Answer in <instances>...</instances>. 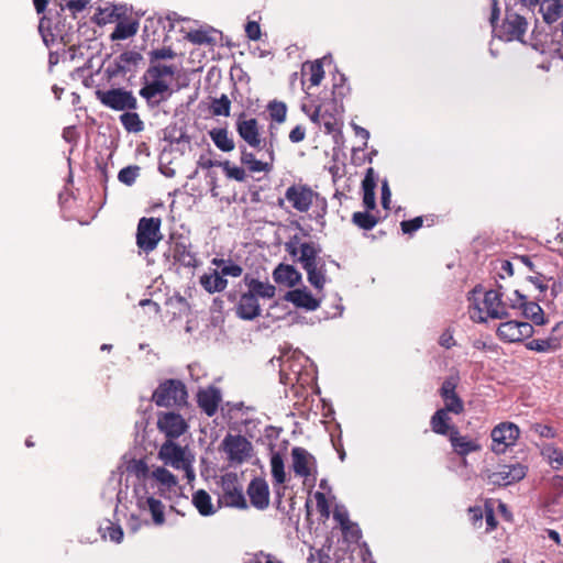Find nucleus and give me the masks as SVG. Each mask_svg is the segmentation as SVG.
<instances>
[{
	"label": "nucleus",
	"instance_id": "12",
	"mask_svg": "<svg viewBox=\"0 0 563 563\" xmlns=\"http://www.w3.org/2000/svg\"><path fill=\"white\" fill-rule=\"evenodd\" d=\"M222 448L228 460L233 464H242L251 457L253 445L243 435L227 434L222 441Z\"/></svg>",
	"mask_w": 563,
	"mask_h": 563
},
{
	"label": "nucleus",
	"instance_id": "41",
	"mask_svg": "<svg viewBox=\"0 0 563 563\" xmlns=\"http://www.w3.org/2000/svg\"><path fill=\"white\" fill-rule=\"evenodd\" d=\"M302 71L309 74L311 86H319L324 77L323 65L319 59L303 64Z\"/></svg>",
	"mask_w": 563,
	"mask_h": 563
},
{
	"label": "nucleus",
	"instance_id": "59",
	"mask_svg": "<svg viewBox=\"0 0 563 563\" xmlns=\"http://www.w3.org/2000/svg\"><path fill=\"white\" fill-rule=\"evenodd\" d=\"M376 188V178L374 168H367L365 173V177L362 181L363 191H375Z\"/></svg>",
	"mask_w": 563,
	"mask_h": 563
},
{
	"label": "nucleus",
	"instance_id": "45",
	"mask_svg": "<svg viewBox=\"0 0 563 563\" xmlns=\"http://www.w3.org/2000/svg\"><path fill=\"white\" fill-rule=\"evenodd\" d=\"M186 38L192 43V44H197V45H214L216 44V37L211 35V33L209 31H205V30H194V31H190Z\"/></svg>",
	"mask_w": 563,
	"mask_h": 563
},
{
	"label": "nucleus",
	"instance_id": "64",
	"mask_svg": "<svg viewBox=\"0 0 563 563\" xmlns=\"http://www.w3.org/2000/svg\"><path fill=\"white\" fill-rule=\"evenodd\" d=\"M108 536L111 541L115 543H120L123 539V530L120 526H114L110 523V526L107 528Z\"/></svg>",
	"mask_w": 563,
	"mask_h": 563
},
{
	"label": "nucleus",
	"instance_id": "15",
	"mask_svg": "<svg viewBox=\"0 0 563 563\" xmlns=\"http://www.w3.org/2000/svg\"><path fill=\"white\" fill-rule=\"evenodd\" d=\"M527 467L520 463L500 465L495 472L487 474V482L494 486H509L525 478Z\"/></svg>",
	"mask_w": 563,
	"mask_h": 563
},
{
	"label": "nucleus",
	"instance_id": "49",
	"mask_svg": "<svg viewBox=\"0 0 563 563\" xmlns=\"http://www.w3.org/2000/svg\"><path fill=\"white\" fill-rule=\"evenodd\" d=\"M495 280L498 279L500 283L508 277L514 275V265L508 260H497L494 263Z\"/></svg>",
	"mask_w": 563,
	"mask_h": 563
},
{
	"label": "nucleus",
	"instance_id": "54",
	"mask_svg": "<svg viewBox=\"0 0 563 563\" xmlns=\"http://www.w3.org/2000/svg\"><path fill=\"white\" fill-rule=\"evenodd\" d=\"M176 56L172 47H162L148 53L150 64H159L161 59H173Z\"/></svg>",
	"mask_w": 563,
	"mask_h": 563
},
{
	"label": "nucleus",
	"instance_id": "63",
	"mask_svg": "<svg viewBox=\"0 0 563 563\" xmlns=\"http://www.w3.org/2000/svg\"><path fill=\"white\" fill-rule=\"evenodd\" d=\"M89 2L90 0H65V7L75 14L82 11Z\"/></svg>",
	"mask_w": 563,
	"mask_h": 563
},
{
	"label": "nucleus",
	"instance_id": "28",
	"mask_svg": "<svg viewBox=\"0 0 563 563\" xmlns=\"http://www.w3.org/2000/svg\"><path fill=\"white\" fill-rule=\"evenodd\" d=\"M286 299L298 308L307 310H316L320 302L306 288L294 289L287 292Z\"/></svg>",
	"mask_w": 563,
	"mask_h": 563
},
{
	"label": "nucleus",
	"instance_id": "32",
	"mask_svg": "<svg viewBox=\"0 0 563 563\" xmlns=\"http://www.w3.org/2000/svg\"><path fill=\"white\" fill-rule=\"evenodd\" d=\"M244 282L249 288L247 291L250 294H253V296L257 299H258V297L265 298V299H272L275 296L276 288H275V286H273L268 283H263L258 279L250 277L249 275H246L244 277Z\"/></svg>",
	"mask_w": 563,
	"mask_h": 563
},
{
	"label": "nucleus",
	"instance_id": "34",
	"mask_svg": "<svg viewBox=\"0 0 563 563\" xmlns=\"http://www.w3.org/2000/svg\"><path fill=\"white\" fill-rule=\"evenodd\" d=\"M540 12L548 24L556 22L563 14V2L561 0H543L540 4Z\"/></svg>",
	"mask_w": 563,
	"mask_h": 563
},
{
	"label": "nucleus",
	"instance_id": "56",
	"mask_svg": "<svg viewBox=\"0 0 563 563\" xmlns=\"http://www.w3.org/2000/svg\"><path fill=\"white\" fill-rule=\"evenodd\" d=\"M423 224V218L422 217H416L411 220H404L400 222V228L402 233L405 234H412L417 230H419Z\"/></svg>",
	"mask_w": 563,
	"mask_h": 563
},
{
	"label": "nucleus",
	"instance_id": "9",
	"mask_svg": "<svg viewBox=\"0 0 563 563\" xmlns=\"http://www.w3.org/2000/svg\"><path fill=\"white\" fill-rule=\"evenodd\" d=\"M97 99L107 108L114 111L135 110L137 100L132 91L123 88H112L109 90H96Z\"/></svg>",
	"mask_w": 563,
	"mask_h": 563
},
{
	"label": "nucleus",
	"instance_id": "13",
	"mask_svg": "<svg viewBox=\"0 0 563 563\" xmlns=\"http://www.w3.org/2000/svg\"><path fill=\"white\" fill-rule=\"evenodd\" d=\"M221 499L229 507L245 509L247 507L243 495V487L234 473H227L221 477Z\"/></svg>",
	"mask_w": 563,
	"mask_h": 563
},
{
	"label": "nucleus",
	"instance_id": "6",
	"mask_svg": "<svg viewBox=\"0 0 563 563\" xmlns=\"http://www.w3.org/2000/svg\"><path fill=\"white\" fill-rule=\"evenodd\" d=\"M161 224L159 218L143 217L140 219L136 229V245L142 252L148 254L157 247L162 240Z\"/></svg>",
	"mask_w": 563,
	"mask_h": 563
},
{
	"label": "nucleus",
	"instance_id": "33",
	"mask_svg": "<svg viewBox=\"0 0 563 563\" xmlns=\"http://www.w3.org/2000/svg\"><path fill=\"white\" fill-rule=\"evenodd\" d=\"M199 283L209 294L223 291L228 286V280L223 278L217 269L210 274L201 275Z\"/></svg>",
	"mask_w": 563,
	"mask_h": 563
},
{
	"label": "nucleus",
	"instance_id": "4",
	"mask_svg": "<svg viewBox=\"0 0 563 563\" xmlns=\"http://www.w3.org/2000/svg\"><path fill=\"white\" fill-rule=\"evenodd\" d=\"M320 249L312 242H303L300 245L298 262L307 273L310 285L321 291L327 283V268L324 261L319 257Z\"/></svg>",
	"mask_w": 563,
	"mask_h": 563
},
{
	"label": "nucleus",
	"instance_id": "17",
	"mask_svg": "<svg viewBox=\"0 0 563 563\" xmlns=\"http://www.w3.org/2000/svg\"><path fill=\"white\" fill-rule=\"evenodd\" d=\"M157 428L167 440H174L183 435L188 424L181 415L176 412H163L158 416Z\"/></svg>",
	"mask_w": 563,
	"mask_h": 563
},
{
	"label": "nucleus",
	"instance_id": "60",
	"mask_svg": "<svg viewBox=\"0 0 563 563\" xmlns=\"http://www.w3.org/2000/svg\"><path fill=\"white\" fill-rule=\"evenodd\" d=\"M246 36L252 41H258L261 38V26L255 21H249L245 25Z\"/></svg>",
	"mask_w": 563,
	"mask_h": 563
},
{
	"label": "nucleus",
	"instance_id": "30",
	"mask_svg": "<svg viewBox=\"0 0 563 563\" xmlns=\"http://www.w3.org/2000/svg\"><path fill=\"white\" fill-rule=\"evenodd\" d=\"M137 505L141 509L148 510L151 512L153 522L156 526H162L165 522V507L159 499L150 496L139 499Z\"/></svg>",
	"mask_w": 563,
	"mask_h": 563
},
{
	"label": "nucleus",
	"instance_id": "19",
	"mask_svg": "<svg viewBox=\"0 0 563 563\" xmlns=\"http://www.w3.org/2000/svg\"><path fill=\"white\" fill-rule=\"evenodd\" d=\"M532 333V325L525 321H506L500 323L497 329L498 338L505 342H519L525 338H530Z\"/></svg>",
	"mask_w": 563,
	"mask_h": 563
},
{
	"label": "nucleus",
	"instance_id": "62",
	"mask_svg": "<svg viewBox=\"0 0 563 563\" xmlns=\"http://www.w3.org/2000/svg\"><path fill=\"white\" fill-rule=\"evenodd\" d=\"M468 517L474 527H479L484 517L483 509L481 506H474L468 508Z\"/></svg>",
	"mask_w": 563,
	"mask_h": 563
},
{
	"label": "nucleus",
	"instance_id": "53",
	"mask_svg": "<svg viewBox=\"0 0 563 563\" xmlns=\"http://www.w3.org/2000/svg\"><path fill=\"white\" fill-rule=\"evenodd\" d=\"M550 494L551 503L556 504L561 496H563V476L555 475L550 479Z\"/></svg>",
	"mask_w": 563,
	"mask_h": 563
},
{
	"label": "nucleus",
	"instance_id": "8",
	"mask_svg": "<svg viewBox=\"0 0 563 563\" xmlns=\"http://www.w3.org/2000/svg\"><path fill=\"white\" fill-rule=\"evenodd\" d=\"M528 21L522 14L507 8L503 23L495 32L503 41L523 42V36L528 30Z\"/></svg>",
	"mask_w": 563,
	"mask_h": 563
},
{
	"label": "nucleus",
	"instance_id": "22",
	"mask_svg": "<svg viewBox=\"0 0 563 563\" xmlns=\"http://www.w3.org/2000/svg\"><path fill=\"white\" fill-rule=\"evenodd\" d=\"M247 495L252 506L257 509H265L269 505V489L268 485L263 478H254L247 487Z\"/></svg>",
	"mask_w": 563,
	"mask_h": 563
},
{
	"label": "nucleus",
	"instance_id": "2",
	"mask_svg": "<svg viewBox=\"0 0 563 563\" xmlns=\"http://www.w3.org/2000/svg\"><path fill=\"white\" fill-rule=\"evenodd\" d=\"M521 300L518 289L509 294V287L496 279L495 288L485 291L481 302L474 300L468 307V314L474 322L478 323L486 322L488 318L506 319L509 317V309L520 305Z\"/></svg>",
	"mask_w": 563,
	"mask_h": 563
},
{
	"label": "nucleus",
	"instance_id": "37",
	"mask_svg": "<svg viewBox=\"0 0 563 563\" xmlns=\"http://www.w3.org/2000/svg\"><path fill=\"white\" fill-rule=\"evenodd\" d=\"M139 30V22L136 20H132L129 22H124L120 20L117 23L114 31L111 33L110 38L112 41L125 40L134 36Z\"/></svg>",
	"mask_w": 563,
	"mask_h": 563
},
{
	"label": "nucleus",
	"instance_id": "31",
	"mask_svg": "<svg viewBox=\"0 0 563 563\" xmlns=\"http://www.w3.org/2000/svg\"><path fill=\"white\" fill-rule=\"evenodd\" d=\"M142 60L143 56L139 52H123L117 58V70L123 75L134 73Z\"/></svg>",
	"mask_w": 563,
	"mask_h": 563
},
{
	"label": "nucleus",
	"instance_id": "24",
	"mask_svg": "<svg viewBox=\"0 0 563 563\" xmlns=\"http://www.w3.org/2000/svg\"><path fill=\"white\" fill-rule=\"evenodd\" d=\"M449 440L454 453H456L459 456H466L467 454L477 452L482 449L477 440L471 439L467 435H462L459 429L453 430Z\"/></svg>",
	"mask_w": 563,
	"mask_h": 563
},
{
	"label": "nucleus",
	"instance_id": "3",
	"mask_svg": "<svg viewBox=\"0 0 563 563\" xmlns=\"http://www.w3.org/2000/svg\"><path fill=\"white\" fill-rule=\"evenodd\" d=\"M176 75L174 65L150 64L142 76L143 87L139 95L150 107H157L161 102L167 100L173 90L170 84Z\"/></svg>",
	"mask_w": 563,
	"mask_h": 563
},
{
	"label": "nucleus",
	"instance_id": "46",
	"mask_svg": "<svg viewBox=\"0 0 563 563\" xmlns=\"http://www.w3.org/2000/svg\"><path fill=\"white\" fill-rule=\"evenodd\" d=\"M543 456L548 459L549 464L554 470L563 467V451L553 445H548L542 451Z\"/></svg>",
	"mask_w": 563,
	"mask_h": 563
},
{
	"label": "nucleus",
	"instance_id": "7",
	"mask_svg": "<svg viewBox=\"0 0 563 563\" xmlns=\"http://www.w3.org/2000/svg\"><path fill=\"white\" fill-rule=\"evenodd\" d=\"M158 459L163 461L165 465L184 471L189 478L194 477L192 460L186 455L185 449L173 440H166L161 445Z\"/></svg>",
	"mask_w": 563,
	"mask_h": 563
},
{
	"label": "nucleus",
	"instance_id": "29",
	"mask_svg": "<svg viewBox=\"0 0 563 563\" xmlns=\"http://www.w3.org/2000/svg\"><path fill=\"white\" fill-rule=\"evenodd\" d=\"M519 297L522 298V302L514 306L512 309H520L525 318L530 319L538 325L543 324L544 313L539 303L536 301H528L527 296L522 295L520 291Z\"/></svg>",
	"mask_w": 563,
	"mask_h": 563
},
{
	"label": "nucleus",
	"instance_id": "25",
	"mask_svg": "<svg viewBox=\"0 0 563 563\" xmlns=\"http://www.w3.org/2000/svg\"><path fill=\"white\" fill-rule=\"evenodd\" d=\"M236 314L243 320H254L261 314L258 299L249 291L241 295L236 306Z\"/></svg>",
	"mask_w": 563,
	"mask_h": 563
},
{
	"label": "nucleus",
	"instance_id": "48",
	"mask_svg": "<svg viewBox=\"0 0 563 563\" xmlns=\"http://www.w3.org/2000/svg\"><path fill=\"white\" fill-rule=\"evenodd\" d=\"M272 476L276 484H284L286 481L283 457L279 454H273L271 459Z\"/></svg>",
	"mask_w": 563,
	"mask_h": 563
},
{
	"label": "nucleus",
	"instance_id": "18",
	"mask_svg": "<svg viewBox=\"0 0 563 563\" xmlns=\"http://www.w3.org/2000/svg\"><path fill=\"white\" fill-rule=\"evenodd\" d=\"M292 471L296 476L308 478L317 473V460L306 449L295 446L291 450Z\"/></svg>",
	"mask_w": 563,
	"mask_h": 563
},
{
	"label": "nucleus",
	"instance_id": "42",
	"mask_svg": "<svg viewBox=\"0 0 563 563\" xmlns=\"http://www.w3.org/2000/svg\"><path fill=\"white\" fill-rule=\"evenodd\" d=\"M120 122L128 132L137 133L144 129V123L140 115L131 110L120 115Z\"/></svg>",
	"mask_w": 563,
	"mask_h": 563
},
{
	"label": "nucleus",
	"instance_id": "35",
	"mask_svg": "<svg viewBox=\"0 0 563 563\" xmlns=\"http://www.w3.org/2000/svg\"><path fill=\"white\" fill-rule=\"evenodd\" d=\"M209 135L220 151L232 152L234 150L235 143L225 128L212 129L209 131Z\"/></svg>",
	"mask_w": 563,
	"mask_h": 563
},
{
	"label": "nucleus",
	"instance_id": "38",
	"mask_svg": "<svg viewBox=\"0 0 563 563\" xmlns=\"http://www.w3.org/2000/svg\"><path fill=\"white\" fill-rule=\"evenodd\" d=\"M192 504L195 505V507L197 508L201 516H211L214 514L211 497L203 489H199L196 493H194Z\"/></svg>",
	"mask_w": 563,
	"mask_h": 563
},
{
	"label": "nucleus",
	"instance_id": "36",
	"mask_svg": "<svg viewBox=\"0 0 563 563\" xmlns=\"http://www.w3.org/2000/svg\"><path fill=\"white\" fill-rule=\"evenodd\" d=\"M352 223L361 230L371 231L380 221V218L366 209L352 214Z\"/></svg>",
	"mask_w": 563,
	"mask_h": 563
},
{
	"label": "nucleus",
	"instance_id": "16",
	"mask_svg": "<svg viewBox=\"0 0 563 563\" xmlns=\"http://www.w3.org/2000/svg\"><path fill=\"white\" fill-rule=\"evenodd\" d=\"M459 380L460 378L457 375L449 376L444 379L439 390V394L444 401L443 409L454 415H461L464 412V402L456 393Z\"/></svg>",
	"mask_w": 563,
	"mask_h": 563
},
{
	"label": "nucleus",
	"instance_id": "52",
	"mask_svg": "<svg viewBox=\"0 0 563 563\" xmlns=\"http://www.w3.org/2000/svg\"><path fill=\"white\" fill-rule=\"evenodd\" d=\"M517 263L526 266L531 273L541 269L543 261L540 256L519 255L514 258Z\"/></svg>",
	"mask_w": 563,
	"mask_h": 563
},
{
	"label": "nucleus",
	"instance_id": "39",
	"mask_svg": "<svg viewBox=\"0 0 563 563\" xmlns=\"http://www.w3.org/2000/svg\"><path fill=\"white\" fill-rule=\"evenodd\" d=\"M560 340L555 336L547 339H533L526 344V347L530 351L539 353L556 351L560 347Z\"/></svg>",
	"mask_w": 563,
	"mask_h": 563
},
{
	"label": "nucleus",
	"instance_id": "27",
	"mask_svg": "<svg viewBox=\"0 0 563 563\" xmlns=\"http://www.w3.org/2000/svg\"><path fill=\"white\" fill-rule=\"evenodd\" d=\"M449 413L450 412L448 410L441 408L432 415L430 419V427L434 433L448 435L450 438L453 430H457V427L452 423V419Z\"/></svg>",
	"mask_w": 563,
	"mask_h": 563
},
{
	"label": "nucleus",
	"instance_id": "47",
	"mask_svg": "<svg viewBox=\"0 0 563 563\" xmlns=\"http://www.w3.org/2000/svg\"><path fill=\"white\" fill-rule=\"evenodd\" d=\"M219 166L223 169L225 176L236 181H244L247 178V174L243 167L231 165L229 161L219 163Z\"/></svg>",
	"mask_w": 563,
	"mask_h": 563
},
{
	"label": "nucleus",
	"instance_id": "5",
	"mask_svg": "<svg viewBox=\"0 0 563 563\" xmlns=\"http://www.w3.org/2000/svg\"><path fill=\"white\" fill-rule=\"evenodd\" d=\"M187 399L186 385L175 378L162 382L152 395V400L158 407H184L187 405Z\"/></svg>",
	"mask_w": 563,
	"mask_h": 563
},
{
	"label": "nucleus",
	"instance_id": "61",
	"mask_svg": "<svg viewBox=\"0 0 563 563\" xmlns=\"http://www.w3.org/2000/svg\"><path fill=\"white\" fill-rule=\"evenodd\" d=\"M300 245L299 236L294 235L285 243V250L290 256L296 257L298 254L300 255Z\"/></svg>",
	"mask_w": 563,
	"mask_h": 563
},
{
	"label": "nucleus",
	"instance_id": "44",
	"mask_svg": "<svg viewBox=\"0 0 563 563\" xmlns=\"http://www.w3.org/2000/svg\"><path fill=\"white\" fill-rule=\"evenodd\" d=\"M527 279L536 286V288L539 290V295L534 297L536 300H543L544 298V294L545 291L548 290L549 286H548V282L550 280L545 274L543 273L542 269H539L534 273H532V275H529L527 277Z\"/></svg>",
	"mask_w": 563,
	"mask_h": 563
},
{
	"label": "nucleus",
	"instance_id": "43",
	"mask_svg": "<svg viewBox=\"0 0 563 563\" xmlns=\"http://www.w3.org/2000/svg\"><path fill=\"white\" fill-rule=\"evenodd\" d=\"M267 111L272 121L280 124L286 121L287 106L283 101L272 100L267 104Z\"/></svg>",
	"mask_w": 563,
	"mask_h": 563
},
{
	"label": "nucleus",
	"instance_id": "21",
	"mask_svg": "<svg viewBox=\"0 0 563 563\" xmlns=\"http://www.w3.org/2000/svg\"><path fill=\"white\" fill-rule=\"evenodd\" d=\"M221 401V393L214 386H208L207 388L199 389L197 393L198 407L208 417H213L218 412Z\"/></svg>",
	"mask_w": 563,
	"mask_h": 563
},
{
	"label": "nucleus",
	"instance_id": "57",
	"mask_svg": "<svg viewBox=\"0 0 563 563\" xmlns=\"http://www.w3.org/2000/svg\"><path fill=\"white\" fill-rule=\"evenodd\" d=\"M341 528V531L343 536L347 539H351L353 541H357L361 538V530L357 526V523L349 520L347 525H343Z\"/></svg>",
	"mask_w": 563,
	"mask_h": 563
},
{
	"label": "nucleus",
	"instance_id": "50",
	"mask_svg": "<svg viewBox=\"0 0 563 563\" xmlns=\"http://www.w3.org/2000/svg\"><path fill=\"white\" fill-rule=\"evenodd\" d=\"M140 169L137 165H130L122 168L118 174L119 181L126 186L133 185L140 175Z\"/></svg>",
	"mask_w": 563,
	"mask_h": 563
},
{
	"label": "nucleus",
	"instance_id": "14",
	"mask_svg": "<svg viewBox=\"0 0 563 563\" xmlns=\"http://www.w3.org/2000/svg\"><path fill=\"white\" fill-rule=\"evenodd\" d=\"M520 430L517 424L512 422H501L497 424L490 433L492 450L501 454L505 453L509 446H512L518 440Z\"/></svg>",
	"mask_w": 563,
	"mask_h": 563
},
{
	"label": "nucleus",
	"instance_id": "26",
	"mask_svg": "<svg viewBox=\"0 0 563 563\" xmlns=\"http://www.w3.org/2000/svg\"><path fill=\"white\" fill-rule=\"evenodd\" d=\"M274 282L286 287H294L301 280V274L289 264H279L273 272Z\"/></svg>",
	"mask_w": 563,
	"mask_h": 563
},
{
	"label": "nucleus",
	"instance_id": "20",
	"mask_svg": "<svg viewBox=\"0 0 563 563\" xmlns=\"http://www.w3.org/2000/svg\"><path fill=\"white\" fill-rule=\"evenodd\" d=\"M173 258L184 267L196 268L199 266V260L192 251L191 243L184 236L174 241L172 246Z\"/></svg>",
	"mask_w": 563,
	"mask_h": 563
},
{
	"label": "nucleus",
	"instance_id": "1",
	"mask_svg": "<svg viewBox=\"0 0 563 563\" xmlns=\"http://www.w3.org/2000/svg\"><path fill=\"white\" fill-rule=\"evenodd\" d=\"M235 130L239 136L251 148L257 151L264 150L267 156V161L257 159L253 152L242 146L240 154L241 164L246 166L251 173H271L276 159V133L274 132V125L271 123L268 126V137H263L257 119L249 117L245 112H241L235 121Z\"/></svg>",
	"mask_w": 563,
	"mask_h": 563
},
{
	"label": "nucleus",
	"instance_id": "40",
	"mask_svg": "<svg viewBox=\"0 0 563 563\" xmlns=\"http://www.w3.org/2000/svg\"><path fill=\"white\" fill-rule=\"evenodd\" d=\"M152 478L155 479L161 486L172 489L178 485L177 477L163 466H158L152 471Z\"/></svg>",
	"mask_w": 563,
	"mask_h": 563
},
{
	"label": "nucleus",
	"instance_id": "10",
	"mask_svg": "<svg viewBox=\"0 0 563 563\" xmlns=\"http://www.w3.org/2000/svg\"><path fill=\"white\" fill-rule=\"evenodd\" d=\"M310 120L324 128L325 133L340 132L342 118L335 101L323 102L310 114Z\"/></svg>",
	"mask_w": 563,
	"mask_h": 563
},
{
	"label": "nucleus",
	"instance_id": "23",
	"mask_svg": "<svg viewBox=\"0 0 563 563\" xmlns=\"http://www.w3.org/2000/svg\"><path fill=\"white\" fill-rule=\"evenodd\" d=\"M126 14V5L109 3L103 8L97 9L93 20L98 25H106L109 23H118L120 20H124Z\"/></svg>",
	"mask_w": 563,
	"mask_h": 563
},
{
	"label": "nucleus",
	"instance_id": "11",
	"mask_svg": "<svg viewBox=\"0 0 563 563\" xmlns=\"http://www.w3.org/2000/svg\"><path fill=\"white\" fill-rule=\"evenodd\" d=\"M318 198L319 194L306 184H294L285 191V199L290 207L301 213L308 212Z\"/></svg>",
	"mask_w": 563,
	"mask_h": 563
},
{
	"label": "nucleus",
	"instance_id": "55",
	"mask_svg": "<svg viewBox=\"0 0 563 563\" xmlns=\"http://www.w3.org/2000/svg\"><path fill=\"white\" fill-rule=\"evenodd\" d=\"M314 499L318 512L322 518L328 519L330 517V506L325 495L321 492H316Z\"/></svg>",
	"mask_w": 563,
	"mask_h": 563
},
{
	"label": "nucleus",
	"instance_id": "58",
	"mask_svg": "<svg viewBox=\"0 0 563 563\" xmlns=\"http://www.w3.org/2000/svg\"><path fill=\"white\" fill-rule=\"evenodd\" d=\"M219 273L223 278L225 276L240 277L243 273V268L239 264L230 262L222 266Z\"/></svg>",
	"mask_w": 563,
	"mask_h": 563
},
{
	"label": "nucleus",
	"instance_id": "51",
	"mask_svg": "<svg viewBox=\"0 0 563 563\" xmlns=\"http://www.w3.org/2000/svg\"><path fill=\"white\" fill-rule=\"evenodd\" d=\"M231 110V101L227 95H222L219 99H214L211 103V112L214 115L229 117Z\"/></svg>",
	"mask_w": 563,
	"mask_h": 563
}]
</instances>
